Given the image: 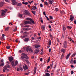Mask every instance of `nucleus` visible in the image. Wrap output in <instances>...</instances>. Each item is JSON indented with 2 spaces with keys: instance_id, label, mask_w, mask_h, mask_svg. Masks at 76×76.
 <instances>
[{
  "instance_id": "obj_1",
  "label": "nucleus",
  "mask_w": 76,
  "mask_h": 76,
  "mask_svg": "<svg viewBox=\"0 0 76 76\" xmlns=\"http://www.w3.org/2000/svg\"><path fill=\"white\" fill-rule=\"evenodd\" d=\"M23 56L20 57V59L23 60V59H28L29 57L27 56V55L25 53H22V54Z\"/></svg>"
},
{
  "instance_id": "obj_2",
  "label": "nucleus",
  "mask_w": 76,
  "mask_h": 76,
  "mask_svg": "<svg viewBox=\"0 0 76 76\" xmlns=\"http://www.w3.org/2000/svg\"><path fill=\"white\" fill-rule=\"evenodd\" d=\"M25 14L26 15H28V16H31V14L29 12L28 10H26L25 11Z\"/></svg>"
},
{
  "instance_id": "obj_3",
  "label": "nucleus",
  "mask_w": 76,
  "mask_h": 76,
  "mask_svg": "<svg viewBox=\"0 0 76 76\" xmlns=\"http://www.w3.org/2000/svg\"><path fill=\"white\" fill-rule=\"evenodd\" d=\"M63 47L64 48H67V42L65 41L63 44Z\"/></svg>"
},
{
  "instance_id": "obj_4",
  "label": "nucleus",
  "mask_w": 76,
  "mask_h": 76,
  "mask_svg": "<svg viewBox=\"0 0 76 76\" xmlns=\"http://www.w3.org/2000/svg\"><path fill=\"white\" fill-rule=\"evenodd\" d=\"M12 4L14 5H16L18 2H16V1L15 0H12Z\"/></svg>"
},
{
  "instance_id": "obj_5",
  "label": "nucleus",
  "mask_w": 76,
  "mask_h": 76,
  "mask_svg": "<svg viewBox=\"0 0 76 76\" xmlns=\"http://www.w3.org/2000/svg\"><path fill=\"white\" fill-rule=\"evenodd\" d=\"M1 12H2L1 13V16H4L5 15V14L4 13H6V11L4 10H1Z\"/></svg>"
},
{
  "instance_id": "obj_6",
  "label": "nucleus",
  "mask_w": 76,
  "mask_h": 76,
  "mask_svg": "<svg viewBox=\"0 0 76 76\" xmlns=\"http://www.w3.org/2000/svg\"><path fill=\"white\" fill-rule=\"evenodd\" d=\"M70 20L71 21H73V19H74V18H75L74 16H73L72 15H71L70 16Z\"/></svg>"
},
{
  "instance_id": "obj_7",
  "label": "nucleus",
  "mask_w": 76,
  "mask_h": 76,
  "mask_svg": "<svg viewBox=\"0 0 76 76\" xmlns=\"http://www.w3.org/2000/svg\"><path fill=\"white\" fill-rule=\"evenodd\" d=\"M25 23L27 25H29V24H31V23L29 21H27L25 22Z\"/></svg>"
},
{
  "instance_id": "obj_8",
  "label": "nucleus",
  "mask_w": 76,
  "mask_h": 76,
  "mask_svg": "<svg viewBox=\"0 0 76 76\" xmlns=\"http://www.w3.org/2000/svg\"><path fill=\"white\" fill-rule=\"evenodd\" d=\"M13 60V57L11 56L9 57V60L10 61V62H11V61H12Z\"/></svg>"
},
{
  "instance_id": "obj_9",
  "label": "nucleus",
  "mask_w": 76,
  "mask_h": 76,
  "mask_svg": "<svg viewBox=\"0 0 76 76\" xmlns=\"http://www.w3.org/2000/svg\"><path fill=\"white\" fill-rule=\"evenodd\" d=\"M11 65L13 67H15V66H16L15 64V61H12L11 63Z\"/></svg>"
},
{
  "instance_id": "obj_10",
  "label": "nucleus",
  "mask_w": 76,
  "mask_h": 76,
  "mask_svg": "<svg viewBox=\"0 0 76 76\" xmlns=\"http://www.w3.org/2000/svg\"><path fill=\"white\" fill-rule=\"evenodd\" d=\"M39 52V50L38 49H36V50L34 51V53L36 54H38Z\"/></svg>"
},
{
  "instance_id": "obj_11",
  "label": "nucleus",
  "mask_w": 76,
  "mask_h": 76,
  "mask_svg": "<svg viewBox=\"0 0 76 76\" xmlns=\"http://www.w3.org/2000/svg\"><path fill=\"white\" fill-rule=\"evenodd\" d=\"M28 66H27V65H25V67H23V69L24 70H26L27 69H28Z\"/></svg>"
},
{
  "instance_id": "obj_12",
  "label": "nucleus",
  "mask_w": 76,
  "mask_h": 76,
  "mask_svg": "<svg viewBox=\"0 0 76 76\" xmlns=\"http://www.w3.org/2000/svg\"><path fill=\"white\" fill-rule=\"evenodd\" d=\"M23 61H24V62H25L26 61L27 63H29V61L28 60H27L26 59H23Z\"/></svg>"
},
{
  "instance_id": "obj_13",
  "label": "nucleus",
  "mask_w": 76,
  "mask_h": 76,
  "mask_svg": "<svg viewBox=\"0 0 76 76\" xmlns=\"http://www.w3.org/2000/svg\"><path fill=\"white\" fill-rule=\"evenodd\" d=\"M65 49H64L63 48H62L61 49V52H62V53H63V54H65Z\"/></svg>"
},
{
  "instance_id": "obj_14",
  "label": "nucleus",
  "mask_w": 76,
  "mask_h": 76,
  "mask_svg": "<svg viewBox=\"0 0 76 76\" xmlns=\"http://www.w3.org/2000/svg\"><path fill=\"white\" fill-rule=\"evenodd\" d=\"M29 51H30V53H33V50L32 49V48L31 47L29 48Z\"/></svg>"
},
{
  "instance_id": "obj_15",
  "label": "nucleus",
  "mask_w": 76,
  "mask_h": 76,
  "mask_svg": "<svg viewBox=\"0 0 76 76\" xmlns=\"http://www.w3.org/2000/svg\"><path fill=\"white\" fill-rule=\"evenodd\" d=\"M70 54H71V53H69L66 56V59L67 60L69 58V57H70Z\"/></svg>"
},
{
  "instance_id": "obj_16",
  "label": "nucleus",
  "mask_w": 76,
  "mask_h": 76,
  "mask_svg": "<svg viewBox=\"0 0 76 76\" xmlns=\"http://www.w3.org/2000/svg\"><path fill=\"white\" fill-rule=\"evenodd\" d=\"M4 5V3L3 2H0V6L1 7H2Z\"/></svg>"
},
{
  "instance_id": "obj_17",
  "label": "nucleus",
  "mask_w": 76,
  "mask_h": 76,
  "mask_svg": "<svg viewBox=\"0 0 76 76\" xmlns=\"http://www.w3.org/2000/svg\"><path fill=\"white\" fill-rule=\"evenodd\" d=\"M37 72V67H34V75H35V73H36V72Z\"/></svg>"
},
{
  "instance_id": "obj_18",
  "label": "nucleus",
  "mask_w": 76,
  "mask_h": 76,
  "mask_svg": "<svg viewBox=\"0 0 76 76\" xmlns=\"http://www.w3.org/2000/svg\"><path fill=\"white\" fill-rule=\"evenodd\" d=\"M41 29H43V30H45V25H43L41 26Z\"/></svg>"
},
{
  "instance_id": "obj_19",
  "label": "nucleus",
  "mask_w": 76,
  "mask_h": 76,
  "mask_svg": "<svg viewBox=\"0 0 76 76\" xmlns=\"http://www.w3.org/2000/svg\"><path fill=\"white\" fill-rule=\"evenodd\" d=\"M22 4H25V5H27L28 4V2H26L25 3V1H23L22 2Z\"/></svg>"
},
{
  "instance_id": "obj_20",
  "label": "nucleus",
  "mask_w": 76,
  "mask_h": 76,
  "mask_svg": "<svg viewBox=\"0 0 76 76\" xmlns=\"http://www.w3.org/2000/svg\"><path fill=\"white\" fill-rule=\"evenodd\" d=\"M49 2L50 4H53V2L51 0H49Z\"/></svg>"
},
{
  "instance_id": "obj_21",
  "label": "nucleus",
  "mask_w": 76,
  "mask_h": 76,
  "mask_svg": "<svg viewBox=\"0 0 76 76\" xmlns=\"http://www.w3.org/2000/svg\"><path fill=\"white\" fill-rule=\"evenodd\" d=\"M29 48H30V46H28L26 48V50L27 52L29 51Z\"/></svg>"
},
{
  "instance_id": "obj_22",
  "label": "nucleus",
  "mask_w": 76,
  "mask_h": 76,
  "mask_svg": "<svg viewBox=\"0 0 76 76\" xmlns=\"http://www.w3.org/2000/svg\"><path fill=\"white\" fill-rule=\"evenodd\" d=\"M48 44L50 45L51 44V41L50 39H49V40Z\"/></svg>"
},
{
  "instance_id": "obj_23",
  "label": "nucleus",
  "mask_w": 76,
  "mask_h": 76,
  "mask_svg": "<svg viewBox=\"0 0 76 76\" xmlns=\"http://www.w3.org/2000/svg\"><path fill=\"white\" fill-rule=\"evenodd\" d=\"M64 53H62L61 57V58H63L64 57Z\"/></svg>"
},
{
  "instance_id": "obj_24",
  "label": "nucleus",
  "mask_w": 76,
  "mask_h": 76,
  "mask_svg": "<svg viewBox=\"0 0 76 76\" xmlns=\"http://www.w3.org/2000/svg\"><path fill=\"white\" fill-rule=\"evenodd\" d=\"M9 27H7L6 28L5 30L6 31H9Z\"/></svg>"
},
{
  "instance_id": "obj_25",
  "label": "nucleus",
  "mask_w": 76,
  "mask_h": 76,
  "mask_svg": "<svg viewBox=\"0 0 76 76\" xmlns=\"http://www.w3.org/2000/svg\"><path fill=\"white\" fill-rule=\"evenodd\" d=\"M76 53H74L73 54H72V56L71 57H75V56H76Z\"/></svg>"
},
{
  "instance_id": "obj_26",
  "label": "nucleus",
  "mask_w": 76,
  "mask_h": 76,
  "mask_svg": "<svg viewBox=\"0 0 76 76\" xmlns=\"http://www.w3.org/2000/svg\"><path fill=\"white\" fill-rule=\"evenodd\" d=\"M27 20H30V21H31L32 20V19L31 18H26Z\"/></svg>"
},
{
  "instance_id": "obj_27",
  "label": "nucleus",
  "mask_w": 76,
  "mask_h": 76,
  "mask_svg": "<svg viewBox=\"0 0 76 76\" xmlns=\"http://www.w3.org/2000/svg\"><path fill=\"white\" fill-rule=\"evenodd\" d=\"M45 75L47 76H50V74L48 73H46Z\"/></svg>"
},
{
  "instance_id": "obj_28",
  "label": "nucleus",
  "mask_w": 76,
  "mask_h": 76,
  "mask_svg": "<svg viewBox=\"0 0 76 76\" xmlns=\"http://www.w3.org/2000/svg\"><path fill=\"white\" fill-rule=\"evenodd\" d=\"M18 64V62L17 61H16L15 62V65L16 66H17V65Z\"/></svg>"
},
{
  "instance_id": "obj_29",
  "label": "nucleus",
  "mask_w": 76,
  "mask_h": 76,
  "mask_svg": "<svg viewBox=\"0 0 76 76\" xmlns=\"http://www.w3.org/2000/svg\"><path fill=\"white\" fill-rule=\"evenodd\" d=\"M30 21L32 23H33V24H35V23L34 20H32H32Z\"/></svg>"
},
{
  "instance_id": "obj_30",
  "label": "nucleus",
  "mask_w": 76,
  "mask_h": 76,
  "mask_svg": "<svg viewBox=\"0 0 76 76\" xmlns=\"http://www.w3.org/2000/svg\"><path fill=\"white\" fill-rule=\"evenodd\" d=\"M35 48H39V47H40V45H36L35 46Z\"/></svg>"
},
{
  "instance_id": "obj_31",
  "label": "nucleus",
  "mask_w": 76,
  "mask_h": 76,
  "mask_svg": "<svg viewBox=\"0 0 76 76\" xmlns=\"http://www.w3.org/2000/svg\"><path fill=\"white\" fill-rule=\"evenodd\" d=\"M50 38L51 39H53V36L51 35V34H50Z\"/></svg>"
},
{
  "instance_id": "obj_32",
  "label": "nucleus",
  "mask_w": 76,
  "mask_h": 76,
  "mask_svg": "<svg viewBox=\"0 0 76 76\" xmlns=\"http://www.w3.org/2000/svg\"><path fill=\"white\" fill-rule=\"evenodd\" d=\"M61 14H64V13H65V12L64 11H61L60 12Z\"/></svg>"
},
{
  "instance_id": "obj_33",
  "label": "nucleus",
  "mask_w": 76,
  "mask_h": 76,
  "mask_svg": "<svg viewBox=\"0 0 76 76\" xmlns=\"http://www.w3.org/2000/svg\"><path fill=\"white\" fill-rule=\"evenodd\" d=\"M67 28L68 29H72V26H68L67 27Z\"/></svg>"
},
{
  "instance_id": "obj_34",
  "label": "nucleus",
  "mask_w": 76,
  "mask_h": 76,
  "mask_svg": "<svg viewBox=\"0 0 76 76\" xmlns=\"http://www.w3.org/2000/svg\"><path fill=\"white\" fill-rule=\"evenodd\" d=\"M45 72H49V71H48V69H46L45 70Z\"/></svg>"
},
{
  "instance_id": "obj_35",
  "label": "nucleus",
  "mask_w": 76,
  "mask_h": 76,
  "mask_svg": "<svg viewBox=\"0 0 76 76\" xmlns=\"http://www.w3.org/2000/svg\"><path fill=\"white\" fill-rule=\"evenodd\" d=\"M6 48L7 49H10V46H6Z\"/></svg>"
},
{
  "instance_id": "obj_36",
  "label": "nucleus",
  "mask_w": 76,
  "mask_h": 76,
  "mask_svg": "<svg viewBox=\"0 0 76 76\" xmlns=\"http://www.w3.org/2000/svg\"><path fill=\"white\" fill-rule=\"evenodd\" d=\"M23 15H21V14H20L19 15V17H20V18H23Z\"/></svg>"
},
{
  "instance_id": "obj_37",
  "label": "nucleus",
  "mask_w": 76,
  "mask_h": 76,
  "mask_svg": "<svg viewBox=\"0 0 76 76\" xmlns=\"http://www.w3.org/2000/svg\"><path fill=\"white\" fill-rule=\"evenodd\" d=\"M4 66V64L3 63L0 64V66Z\"/></svg>"
},
{
  "instance_id": "obj_38",
  "label": "nucleus",
  "mask_w": 76,
  "mask_h": 76,
  "mask_svg": "<svg viewBox=\"0 0 76 76\" xmlns=\"http://www.w3.org/2000/svg\"><path fill=\"white\" fill-rule=\"evenodd\" d=\"M22 5V4L20 3H19L17 4L18 6H20Z\"/></svg>"
},
{
  "instance_id": "obj_39",
  "label": "nucleus",
  "mask_w": 76,
  "mask_h": 76,
  "mask_svg": "<svg viewBox=\"0 0 76 76\" xmlns=\"http://www.w3.org/2000/svg\"><path fill=\"white\" fill-rule=\"evenodd\" d=\"M25 40L26 42L28 41V40H29V39L28 38H26Z\"/></svg>"
},
{
  "instance_id": "obj_40",
  "label": "nucleus",
  "mask_w": 76,
  "mask_h": 76,
  "mask_svg": "<svg viewBox=\"0 0 76 76\" xmlns=\"http://www.w3.org/2000/svg\"><path fill=\"white\" fill-rule=\"evenodd\" d=\"M17 31V27H16L15 29L13 30V31L14 32H15V31Z\"/></svg>"
},
{
  "instance_id": "obj_41",
  "label": "nucleus",
  "mask_w": 76,
  "mask_h": 76,
  "mask_svg": "<svg viewBox=\"0 0 76 76\" xmlns=\"http://www.w3.org/2000/svg\"><path fill=\"white\" fill-rule=\"evenodd\" d=\"M31 12H32V13H33L34 14V15H35V13L36 12L35 11H32Z\"/></svg>"
},
{
  "instance_id": "obj_42",
  "label": "nucleus",
  "mask_w": 76,
  "mask_h": 76,
  "mask_svg": "<svg viewBox=\"0 0 76 76\" xmlns=\"http://www.w3.org/2000/svg\"><path fill=\"white\" fill-rule=\"evenodd\" d=\"M7 68H10V66H9V65L7 64Z\"/></svg>"
},
{
  "instance_id": "obj_43",
  "label": "nucleus",
  "mask_w": 76,
  "mask_h": 76,
  "mask_svg": "<svg viewBox=\"0 0 76 76\" xmlns=\"http://www.w3.org/2000/svg\"><path fill=\"white\" fill-rule=\"evenodd\" d=\"M45 4L46 5H48V2H47V1H45Z\"/></svg>"
},
{
  "instance_id": "obj_44",
  "label": "nucleus",
  "mask_w": 76,
  "mask_h": 76,
  "mask_svg": "<svg viewBox=\"0 0 76 76\" xmlns=\"http://www.w3.org/2000/svg\"><path fill=\"white\" fill-rule=\"evenodd\" d=\"M40 7H43V5H42V4H40Z\"/></svg>"
},
{
  "instance_id": "obj_45",
  "label": "nucleus",
  "mask_w": 76,
  "mask_h": 76,
  "mask_svg": "<svg viewBox=\"0 0 76 76\" xmlns=\"http://www.w3.org/2000/svg\"><path fill=\"white\" fill-rule=\"evenodd\" d=\"M69 38L71 39V40H70L71 41H72V42H74V41L73 39H71L70 38Z\"/></svg>"
},
{
  "instance_id": "obj_46",
  "label": "nucleus",
  "mask_w": 76,
  "mask_h": 76,
  "mask_svg": "<svg viewBox=\"0 0 76 76\" xmlns=\"http://www.w3.org/2000/svg\"><path fill=\"white\" fill-rule=\"evenodd\" d=\"M45 18H46V19L48 20H49L50 19H49L48 17H47V16H45Z\"/></svg>"
},
{
  "instance_id": "obj_47",
  "label": "nucleus",
  "mask_w": 76,
  "mask_h": 76,
  "mask_svg": "<svg viewBox=\"0 0 76 76\" xmlns=\"http://www.w3.org/2000/svg\"><path fill=\"white\" fill-rule=\"evenodd\" d=\"M73 59H71V61H70V63H73Z\"/></svg>"
},
{
  "instance_id": "obj_48",
  "label": "nucleus",
  "mask_w": 76,
  "mask_h": 76,
  "mask_svg": "<svg viewBox=\"0 0 76 76\" xmlns=\"http://www.w3.org/2000/svg\"><path fill=\"white\" fill-rule=\"evenodd\" d=\"M41 39V37L37 38V39Z\"/></svg>"
},
{
  "instance_id": "obj_49",
  "label": "nucleus",
  "mask_w": 76,
  "mask_h": 76,
  "mask_svg": "<svg viewBox=\"0 0 76 76\" xmlns=\"http://www.w3.org/2000/svg\"><path fill=\"white\" fill-rule=\"evenodd\" d=\"M29 74V73L28 72L27 73H26L25 74V75H28Z\"/></svg>"
},
{
  "instance_id": "obj_50",
  "label": "nucleus",
  "mask_w": 76,
  "mask_h": 76,
  "mask_svg": "<svg viewBox=\"0 0 76 76\" xmlns=\"http://www.w3.org/2000/svg\"><path fill=\"white\" fill-rule=\"evenodd\" d=\"M58 9L57 8H55V10L56 12H57L58 11Z\"/></svg>"
},
{
  "instance_id": "obj_51",
  "label": "nucleus",
  "mask_w": 76,
  "mask_h": 76,
  "mask_svg": "<svg viewBox=\"0 0 76 76\" xmlns=\"http://www.w3.org/2000/svg\"><path fill=\"white\" fill-rule=\"evenodd\" d=\"M43 15H45L46 16H47V15H46V14H45V12H43Z\"/></svg>"
},
{
  "instance_id": "obj_52",
  "label": "nucleus",
  "mask_w": 76,
  "mask_h": 76,
  "mask_svg": "<svg viewBox=\"0 0 76 76\" xmlns=\"http://www.w3.org/2000/svg\"><path fill=\"white\" fill-rule=\"evenodd\" d=\"M63 1L65 4H67V2H66V0H63Z\"/></svg>"
},
{
  "instance_id": "obj_53",
  "label": "nucleus",
  "mask_w": 76,
  "mask_h": 76,
  "mask_svg": "<svg viewBox=\"0 0 76 76\" xmlns=\"http://www.w3.org/2000/svg\"><path fill=\"white\" fill-rule=\"evenodd\" d=\"M63 29H64V31H65L66 30V28H65V27L64 26H63Z\"/></svg>"
},
{
  "instance_id": "obj_54",
  "label": "nucleus",
  "mask_w": 76,
  "mask_h": 76,
  "mask_svg": "<svg viewBox=\"0 0 76 76\" xmlns=\"http://www.w3.org/2000/svg\"><path fill=\"white\" fill-rule=\"evenodd\" d=\"M28 37L27 35H25L23 36V38H26V37Z\"/></svg>"
},
{
  "instance_id": "obj_55",
  "label": "nucleus",
  "mask_w": 76,
  "mask_h": 76,
  "mask_svg": "<svg viewBox=\"0 0 76 76\" xmlns=\"http://www.w3.org/2000/svg\"><path fill=\"white\" fill-rule=\"evenodd\" d=\"M50 19H53V18L52 16H50Z\"/></svg>"
},
{
  "instance_id": "obj_56",
  "label": "nucleus",
  "mask_w": 76,
  "mask_h": 76,
  "mask_svg": "<svg viewBox=\"0 0 76 76\" xmlns=\"http://www.w3.org/2000/svg\"><path fill=\"white\" fill-rule=\"evenodd\" d=\"M6 64H7H7H9V62H8V61H7L6 62Z\"/></svg>"
},
{
  "instance_id": "obj_57",
  "label": "nucleus",
  "mask_w": 76,
  "mask_h": 76,
  "mask_svg": "<svg viewBox=\"0 0 76 76\" xmlns=\"http://www.w3.org/2000/svg\"><path fill=\"white\" fill-rule=\"evenodd\" d=\"M24 27H25V28H27L28 27H29V25H26V26H25Z\"/></svg>"
},
{
  "instance_id": "obj_58",
  "label": "nucleus",
  "mask_w": 76,
  "mask_h": 76,
  "mask_svg": "<svg viewBox=\"0 0 76 76\" xmlns=\"http://www.w3.org/2000/svg\"><path fill=\"white\" fill-rule=\"evenodd\" d=\"M73 63L74 64H76V61L75 60L73 61Z\"/></svg>"
},
{
  "instance_id": "obj_59",
  "label": "nucleus",
  "mask_w": 76,
  "mask_h": 76,
  "mask_svg": "<svg viewBox=\"0 0 76 76\" xmlns=\"http://www.w3.org/2000/svg\"><path fill=\"white\" fill-rule=\"evenodd\" d=\"M74 73V72H73V71H72L71 72V75H73V74Z\"/></svg>"
},
{
  "instance_id": "obj_60",
  "label": "nucleus",
  "mask_w": 76,
  "mask_h": 76,
  "mask_svg": "<svg viewBox=\"0 0 76 76\" xmlns=\"http://www.w3.org/2000/svg\"><path fill=\"white\" fill-rule=\"evenodd\" d=\"M4 69H5V70H7V67L6 66H5L4 67Z\"/></svg>"
},
{
  "instance_id": "obj_61",
  "label": "nucleus",
  "mask_w": 76,
  "mask_h": 76,
  "mask_svg": "<svg viewBox=\"0 0 76 76\" xmlns=\"http://www.w3.org/2000/svg\"><path fill=\"white\" fill-rule=\"evenodd\" d=\"M21 52H22V50H19L18 51V52L19 53H20Z\"/></svg>"
},
{
  "instance_id": "obj_62",
  "label": "nucleus",
  "mask_w": 76,
  "mask_h": 76,
  "mask_svg": "<svg viewBox=\"0 0 76 76\" xmlns=\"http://www.w3.org/2000/svg\"><path fill=\"white\" fill-rule=\"evenodd\" d=\"M71 67H72V68H73V67H74V66L73 65H71Z\"/></svg>"
},
{
  "instance_id": "obj_63",
  "label": "nucleus",
  "mask_w": 76,
  "mask_h": 76,
  "mask_svg": "<svg viewBox=\"0 0 76 76\" xmlns=\"http://www.w3.org/2000/svg\"><path fill=\"white\" fill-rule=\"evenodd\" d=\"M6 69H3V71L4 72H6V71H5Z\"/></svg>"
},
{
  "instance_id": "obj_64",
  "label": "nucleus",
  "mask_w": 76,
  "mask_h": 76,
  "mask_svg": "<svg viewBox=\"0 0 76 76\" xmlns=\"http://www.w3.org/2000/svg\"><path fill=\"white\" fill-rule=\"evenodd\" d=\"M74 22L75 24H76V20H74Z\"/></svg>"
}]
</instances>
